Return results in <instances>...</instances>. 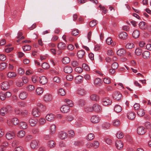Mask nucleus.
<instances>
[{"mask_svg":"<svg viewBox=\"0 0 151 151\" xmlns=\"http://www.w3.org/2000/svg\"><path fill=\"white\" fill-rule=\"evenodd\" d=\"M11 93L9 92H7L6 93L1 92L0 93V99L2 100H4L6 98L11 96Z\"/></svg>","mask_w":151,"mask_h":151,"instance_id":"nucleus-1","label":"nucleus"},{"mask_svg":"<svg viewBox=\"0 0 151 151\" xmlns=\"http://www.w3.org/2000/svg\"><path fill=\"white\" fill-rule=\"evenodd\" d=\"M39 141L36 139H34L32 141L30 142V146L32 149L37 148L39 147Z\"/></svg>","mask_w":151,"mask_h":151,"instance_id":"nucleus-2","label":"nucleus"},{"mask_svg":"<svg viewBox=\"0 0 151 151\" xmlns=\"http://www.w3.org/2000/svg\"><path fill=\"white\" fill-rule=\"evenodd\" d=\"M112 100L108 97H105L102 100V104L104 106L109 105L112 103Z\"/></svg>","mask_w":151,"mask_h":151,"instance_id":"nucleus-3","label":"nucleus"},{"mask_svg":"<svg viewBox=\"0 0 151 151\" xmlns=\"http://www.w3.org/2000/svg\"><path fill=\"white\" fill-rule=\"evenodd\" d=\"M113 98L116 101H119L122 98V94L119 92H115L113 96Z\"/></svg>","mask_w":151,"mask_h":151,"instance_id":"nucleus-4","label":"nucleus"},{"mask_svg":"<svg viewBox=\"0 0 151 151\" xmlns=\"http://www.w3.org/2000/svg\"><path fill=\"white\" fill-rule=\"evenodd\" d=\"M6 137L8 140L12 139L15 137V134L13 131L9 132L6 134Z\"/></svg>","mask_w":151,"mask_h":151,"instance_id":"nucleus-5","label":"nucleus"},{"mask_svg":"<svg viewBox=\"0 0 151 151\" xmlns=\"http://www.w3.org/2000/svg\"><path fill=\"white\" fill-rule=\"evenodd\" d=\"M93 111L97 112H100L102 111L101 106L97 104H94L93 106Z\"/></svg>","mask_w":151,"mask_h":151,"instance_id":"nucleus-6","label":"nucleus"},{"mask_svg":"<svg viewBox=\"0 0 151 151\" xmlns=\"http://www.w3.org/2000/svg\"><path fill=\"white\" fill-rule=\"evenodd\" d=\"M58 136L61 139H64L67 138L68 134L64 132L61 131L59 132Z\"/></svg>","mask_w":151,"mask_h":151,"instance_id":"nucleus-7","label":"nucleus"},{"mask_svg":"<svg viewBox=\"0 0 151 151\" xmlns=\"http://www.w3.org/2000/svg\"><path fill=\"white\" fill-rule=\"evenodd\" d=\"M137 132L139 135H143L145 132V127L142 126H139L137 129Z\"/></svg>","mask_w":151,"mask_h":151,"instance_id":"nucleus-8","label":"nucleus"},{"mask_svg":"<svg viewBox=\"0 0 151 151\" xmlns=\"http://www.w3.org/2000/svg\"><path fill=\"white\" fill-rule=\"evenodd\" d=\"M70 109V108L68 105H64L60 108V110L63 113H66L69 111Z\"/></svg>","mask_w":151,"mask_h":151,"instance_id":"nucleus-9","label":"nucleus"},{"mask_svg":"<svg viewBox=\"0 0 151 151\" xmlns=\"http://www.w3.org/2000/svg\"><path fill=\"white\" fill-rule=\"evenodd\" d=\"M38 120L35 118H31L29 120V123L32 127L35 126Z\"/></svg>","mask_w":151,"mask_h":151,"instance_id":"nucleus-10","label":"nucleus"},{"mask_svg":"<svg viewBox=\"0 0 151 151\" xmlns=\"http://www.w3.org/2000/svg\"><path fill=\"white\" fill-rule=\"evenodd\" d=\"M28 96V93L25 91H22L19 93V97L21 99L24 100L26 99Z\"/></svg>","mask_w":151,"mask_h":151,"instance_id":"nucleus-11","label":"nucleus"},{"mask_svg":"<svg viewBox=\"0 0 151 151\" xmlns=\"http://www.w3.org/2000/svg\"><path fill=\"white\" fill-rule=\"evenodd\" d=\"M1 88L3 90H7L9 88V83L7 81L4 82L1 84Z\"/></svg>","mask_w":151,"mask_h":151,"instance_id":"nucleus-12","label":"nucleus"},{"mask_svg":"<svg viewBox=\"0 0 151 151\" xmlns=\"http://www.w3.org/2000/svg\"><path fill=\"white\" fill-rule=\"evenodd\" d=\"M33 116L35 117H38L40 115V113L39 110L37 108H34L32 112Z\"/></svg>","mask_w":151,"mask_h":151,"instance_id":"nucleus-13","label":"nucleus"},{"mask_svg":"<svg viewBox=\"0 0 151 151\" xmlns=\"http://www.w3.org/2000/svg\"><path fill=\"white\" fill-rule=\"evenodd\" d=\"M83 77L80 75L76 76L75 79V81L76 83H80L83 82Z\"/></svg>","mask_w":151,"mask_h":151,"instance_id":"nucleus-14","label":"nucleus"},{"mask_svg":"<svg viewBox=\"0 0 151 151\" xmlns=\"http://www.w3.org/2000/svg\"><path fill=\"white\" fill-rule=\"evenodd\" d=\"M91 120L92 123H96L99 122L100 119L98 116L94 115L91 117Z\"/></svg>","mask_w":151,"mask_h":151,"instance_id":"nucleus-15","label":"nucleus"},{"mask_svg":"<svg viewBox=\"0 0 151 151\" xmlns=\"http://www.w3.org/2000/svg\"><path fill=\"white\" fill-rule=\"evenodd\" d=\"M52 99V95L49 94H46L44 97V101L46 102H48L51 101Z\"/></svg>","mask_w":151,"mask_h":151,"instance_id":"nucleus-16","label":"nucleus"},{"mask_svg":"<svg viewBox=\"0 0 151 151\" xmlns=\"http://www.w3.org/2000/svg\"><path fill=\"white\" fill-rule=\"evenodd\" d=\"M115 145L117 148L119 150L122 148L123 146V142L120 140L116 141Z\"/></svg>","mask_w":151,"mask_h":151,"instance_id":"nucleus-17","label":"nucleus"},{"mask_svg":"<svg viewBox=\"0 0 151 151\" xmlns=\"http://www.w3.org/2000/svg\"><path fill=\"white\" fill-rule=\"evenodd\" d=\"M150 53L147 51H144L142 54V57L145 59H148L150 58Z\"/></svg>","mask_w":151,"mask_h":151,"instance_id":"nucleus-18","label":"nucleus"},{"mask_svg":"<svg viewBox=\"0 0 151 151\" xmlns=\"http://www.w3.org/2000/svg\"><path fill=\"white\" fill-rule=\"evenodd\" d=\"M119 37L122 40H125L127 38L128 35L125 32H123L120 33L119 35Z\"/></svg>","mask_w":151,"mask_h":151,"instance_id":"nucleus-19","label":"nucleus"},{"mask_svg":"<svg viewBox=\"0 0 151 151\" xmlns=\"http://www.w3.org/2000/svg\"><path fill=\"white\" fill-rule=\"evenodd\" d=\"M64 71L67 73H70L73 71V69L70 66H67L64 68Z\"/></svg>","mask_w":151,"mask_h":151,"instance_id":"nucleus-20","label":"nucleus"},{"mask_svg":"<svg viewBox=\"0 0 151 151\" xmlns=\"http://www.w3.org/2000/svg\"><path fill=\"white\" fill-rule=\"evenodd\" d=\"M40 82L42 84H45L47 83V80L45 76H41L40 77Z\"/></svg>","mask_w":151,"mask_h":151,"instance_id":"nucleus-21","label":"nucleus"},{"mask_svg":"<svg viewBox=\"0 0 151 151\" xmlns=\"http://www.w3.org/2000/svg\"><path fill=\"white\" fill-rule=\"evenodd\" d=\"M46 118L47 121H52L54 120L55 116L53 114H50L47 115Z\"/></svg>","mask_w":151,"mask_h":151,"instance_id":"nucleus-22","label":"nucleus"},{"mask_svg":"<svg viewBox=\"0 0 151 151\" xmlns=\"http://www.w3.org/2000/svg\"><path fill=\"white\" fill-rule=\"evenodd\" d=\"M139 28L142 30H145L147 28L146 23L144 22H141L139 24Z\"/></svg>","mask_w":151,"mask_h":151,"instance_id":"nucleus-23","label":"nucleus"},{"mask_svg":"<svg viewBox=\"0 0 151 151\" xmlns=\"http://www.w3.org/2000/svg\"><path fill=\"white\" fill-rule=\"evenodd\" d=\"M125 50L124 49L121 48L119 50L116 52V53L119 56H122L125 53Z\"/></svg>","mask_w":151,"mask_h":151,"instance_id":"nucleus-24","label":"nucleus"},{"mask_svg":"<svg viewBox=\"0 0 151 151\" xmlns=\"http://www.w3.org/2000/svg\"><path fill=\"white\" fill-rule=\"evenodd\" d=\"M58 47L60 50H64L66 48V45L65 43L60 42L58 45Z\"/></svg>","mask_w":151,"mask_h":151,"instance_id":"nucleus-25","label":"nucleus"},{"mask_svg":"<svg viewBox=\"0 0 151 151\" xmlns=\"http://www.w3.org/2000/svg\"><path fill=\"white\" fill-rule=\"evenodd\" d=\"M85 55V52L84 50H80L77 52V56L80 59L83 58Z\"/></svg>","mask_w":151,"mask_h":151,"instance_id":"nucleus-26","label":"nucleus"},{"mask_svg":"<svg viewBox=\"0 0 151 151\" xmlns=\"http://www.w3.org/2000/svg\"><path fill=\"white\" fill-rule=\"evenodd\" d=\"M56 143L53 140H50L48 141L47 143V146L50 148H52L55 146Z\"/></svg>","mask_w":151,"mask_h":151,"instance_id":"nucleus-27","label":"nucleus"},{"mask_svg":"<svg viewBox=\"0 0 151 151\" xmlns=\"http://www.w3.org/2000/svg\"><path fill=\"white\" fill-rule=\"evenodd\" d=\"M90 99L91 101H97L99 100V97L97 94L91 95L90 97Z\"/></svg>","mask_w":151,"mask_h":151,"instance_id":"nucleus-28","label":"nucleus"},{"mask_svg":"<svg viewBox=\"0 0 151 151\" xmlns=\"http://www.w3.org/2000/svg\"><path fill=\"white\" fill-rule=\"evenodd\" d=\"M127 116L129 119L132 120L135 118V114L132 112H130L127 113Z\"/></svg>","mask_w":151,"mask_h":151,"instance_id":"nucleus-29","label":"nucleus"},{"mask_svg":"<svg viewBox=\"0 0 151 151\" xmlns=\"http://www.w3.org/2000/svg\"><path fill=\"white\" fill-rule=\"evenodd\" d=\"M77 93L81 96H83L86 93V91L84 89L79 88L77 91Z\"/></svg>","mask_w":151,"mask_h":151,"instance_id":"nucleus-30","label":"nucleus"},{"mask_svg":"<svg viewBox=\"0 0 151 151\" xmlns=\"http://www.w3.org/2000/svg\"><path fill=\"white\" fill-rule=\"evenodd\" d=\"M37 106L38 107V109L39 110H41L42 111H44L45 110L46 107L45 106L43 105L41 103H38Z\"/></svg>","mask_w":151,"mask_h":151,"instance_id":"nucleus-31","label":"nucleus"},{"mask_svg":"<svg viewBox=\"0 0 151 151\" xmlns=\"http://www.w3.org/2000/svg\"><path fill=\"white\" fill-rule=\"evenodd\" d=\"M132 36L135 38L138 37L139 36V31L138 30H135L133 33Z\"/></svg>","mask_w":151,"mask_h":151,"instance_id":"nucleus-32","label":"nucleus"},{"mask_svg":"<svg viewBox=\"0 0 151 151\" xmlns=\"http://www.w3.org/2000/svg\"><path fill=\"white\" fill-rule=\"evenodd\" d=\"M102 83V80L100 78H96L94 81V84L96 85L100 86Z\"/></svg>","mask_w":151,"mask_h":151,"instance_id":"nucleus-33","label":"nucleus"},{"mask_svg":"<svg viewBox=\"0 0 151 151\" xmlns=\"http://www.w3.org/2000/svg\"><path fill=\"white\" fill-rule=\"evenodd\" d=\"M25 134V132L24 130H21L17 133V136L20 138L23 137Z\"/></svg>","mask_w":151,"mask_h":151,"instance_id":"nucleus-34","label":"nucleus"},{"mask_svg":"<svg viewBox=\"0 0 151 151\" xmlns=\"http://www.w3.org/2000/svg\"><path fill=\"white\" fill-rule=\"evenodd\" d=\"M122 110V107L119 105H116L114 107V110L116 112H120Z\"/></svg>","mask_w":151,"mask_h":151,"instance_id":"nucleus-35","label":"nucleus"},{"mask_svg":"<svg viewBox=\"0 0 151 151\" xmlns=\"http://www.w3.org/2000/svg\"><path fill=\"white\" fill-rule=\"evenodd\" d=\"M35 88L33 85H30L26 87V90L29 92H32L34 90Z\"/></svg>","mask_w":151,"mask_h":151,"instance_id":"nucleus-36","label":"nucleus"},{"mask_svg":"<svg viewBox=\"0 0 151 151\" xmlns=\"http://www.w3.org/2000/svg\"><path fill=\"white\" fill-rule=\"evenodd\" d=\"M43 89L42 88H38L36 89V93L38 95H41L43 93Z\"/></svg>","mask_w":151,"mask_h":151,"instance_id":"nucleus-37","label":"nucleus"},{"mask_svg":"<svg viewBox=\"0 0 151 151\" xmlns=\"http://www.w3.org/2000/svg\"><path fill=\"white\" fill-rule=\"evenodd\" d=\"M135 46V45L132 42L128 43H127L125 46L126 48L127 49H131L134 47Z\"/></svg>","mask_w":151,"mask_h":151,"instance_id":"nucleus-38","label":"nucleus"},{"mask_svg":"<svg viewBox=\"0 0 151 151\" xmlns=\"http://www.w3.org/2000/svg\"><path fill=\"white\" fill-rule=\"evenodd\" d=\"M7 76L8 77L12 78L15 77L17 76V74L13 72H9L7 74Z\"/></svg>","mask_w":151,"mask_h":151,"instance_id":"nucleus-39","label":"nucleus"},{"mask_svg":"<svg viewBox=\"0 0 151 151\" xmlns=\"http://www.w3.org/2000/svg\"><path fill=\"white\" fill-rule=\"evenodd\" d=\"M70 61V58L68 57H65L62 60L63 63L64 64H67L69 63Z\"/></svg>","mask_w":151,"mask_h":151,"instance_id":"nucleus-40","label":"nucleus"},{"mask_svg":"<svg viewBox=\"0 0 151 151\" xmlns=\"http://www.w3.org/2000/svg\"><path fill=\"white\" fill-rule=\"evenodd\" d=\"M137 113L140 116H143L145 114V111L144 109H140L137 111Z\"/></svg>","mask_w":151,"mask_h":151,"instance_id":"nucleus-41","label":"nucleus"},{"mask_svg":"<svg viewBox=\"0 0 151 151\" xmlns=\"http://www.w3.org/2000/svg\"><path fill=\"white\" fill-rule=\"evenodd\" d=\"M19 120L17 118L14 117L13 118L12 120V123L14 125H16L19 123Z\"/></svg>","mask_w":151,"mask_h":151,"instance_id":"nucleus-42","label":"nucleus"},{"mask_svg":"<svg viewBox=\"0 0 151 151\" xmlns=\"http://www.w3.org/2000/svg\"><path fill=\"white\" fill-rule=\"evenodd\" d=\"M97 24V21L96 20L91 21L89 23V26L91 27H93Z\"/></svg>","mask_w":151,"mask_h":151,"instance_id":"nucleus-43","label":"nucleus"},{"mask_svg":"<svg viewBox=\"0 0 151 151\" xmlns=\"http://www.w3.org/2000/svg\"><path fill=\"white\" fill-rule=\"evenodd\" d=\"M56 130V126L55 125H52L50 126V130L51 134H54Z\"/></svg>","mask_w":151,"mask_h":151,"instance_id":"nucleus-44","label":"nucleus"},{"mask_svg":"<svg viewBox=\"0 0 151 151\" xmlns=\"http://www.w3.org/2000/svg\"><path fill=\"white\" fill-rule=\"evenodd\" d=\"M19 125L20 127L23 129H25L27 127V124L24 122H21L20 123Z\"/></svg>","mask_w":151,"mask_h":151,"instance_id":"nucleus-45","label":"nucleus"},{"mask_svg":"<svg viewBox=\"0 0 151 151\" xmlns=\"http://www.w3.org/2000/svg\"><path fill=\"white\" fill-rule=\"evenodd\" d=\"M65 102L67 104L69 105L70 107H73V103L72 101L68 99H65Z\"/></svg>","mask_w":151,"mask_h":151,"instance_id":"nucleus-46","label":"nucleus"},{"mask_svg":"<svg viewBox=\"0 0 151 151\" xmlns=\"http://www.w3.org/2000/svg\"><path fill=\"white\" fill-rule=\"evenodd\" d=\"M58 93L62 96H64L65 95L66 93L63 89L61 88L59 90Z\"/></svg>","mask_w":151,"mask_h":151,"instance_id":"nucleus-47","label":"nucleus"},{"mask_svg":"<svg viewBox=\"0 0 151 151\" xmlns=\"http://www.w3.org/2000/svg\"><path fill=\"white\" fill-rule=\"evenodd\" d=\"M7 112L6 110L5 107H2L0 110V113L2 116H4L7 114Z\"/></svg>","mask_w":151,"mask_h":151,"instance_id":"nucleus-48","label":"nucleus"},{"mask_svg":"<svg viewBox=\"0 0 151 151\" xmlns=\"http://www.w3.org/2000/svg\"><path fill=\"white\" fill-rule=\"evenodd\" d=\"M69 137H70L73 138L74 137L75 133L72 130H70L68 132Z\"/></svg>","mask_w":151,"mask_h":151,"instance_id":"nucleus-49","label":"nucleus"},{"mask_svg":"<svg viewBox=\"0 0 151 151\" xmlns=\"http://www.w3.org/2000/svg\"><path fill=\"white\" fill-rule=\"evenodd\" d=\"M94 135L92 133H90L88 134L87 136V139L88 140H91L94 138Z\"/></svg>","mask_w":151,"mask_h":151,"instance_id":"nucleus-50","label":"nucleus"},{"mask_svg":"<svg viewBox=\"0 0 151 151\" xmlns=\"http://www.w3.org/2000/svg\"><path fill=\"white\" fill-rule=\"evenodd\" d=\"M142 52V50L139 48H137L135 50V54L137 56L140 55L141 54Z\"/></svg>","mask_w":151,"mask_h":151,"instance_id":"nucleus-51","label":"nucleus"},{"mask_svg":"<svg viewBox=\"0 0 151 151\" xmlns=\"http://www.w3.org/2000/svg\"><path fill=\"white\" fill-rule=\"evenodd\" d=\"M116 136L118 139H121L124 137V134L122 132L119 131L117 132Z\"/></svg>","mask_w":151,"mask_h":151,"instance_id":"nucleus-52","label":"nucleus"},{"mask_svg":"<svg viewBox=\"0 0 151 151\" xmlns=\"http://www.w3.org/2000/svg\"><path fill=\"white\" fill-rule=\"evenodd\" d=\"M99 145V143L97 141H94L93 143H92V147L95 148H97Z\"/></svg>","mask_w":151,"mask_h":151,"instance_id":"nucleus-53","label":"nucleus"},{"mask_svg":"<svg viewBox=\"0 0 151 151\" xmlns=\"http://www.w3.org/2000/svg\"><path fill=\"white\" fill-rule=\"evenodd\" d=\"M31 48V46L29 45H25L22 47L23 49L25 51L30 50Z\"/></svg>","mask_w":151,"mask_h":151,"instance_id":"nucleus-54","label":"nucleus"},{"mask_svg":"<svg viewBox=\"0 0 151 151\" xmlns=\"http://www.w3.org/2000/svg\"><path fill=\"white\" fill-rule=\"evenodd\" d=\"M112 40L111 38L109 37L106 40V42L108 45H113L114 44H112Z\"/></svg>","mask_w":151,"mask_h":151,"instance_id":"nucleus-55","label":"nucleus"},{"mask_svg":"<svg viewBox=\"0 0 151 151\" xmlns=\"http://www.w3.org/2000/svg\"><path fill=\"white\" fill-rule=\"evenodd\" d=\"M32 132L34 134H38L40 132V130L38 128H34L32 129Z\"/></svg>","mask_w":151,"mask_h":151,"instance_id":"nucleus-56","label":"nucleus"},{"mask_svg":"<svg viewBox=\"0 0 151 151\" xmlns=\"http://www.w3.org/2000/svg\"><path fill=\"white\" fill-rule=\"evenodd\" d=\"M6 64L4 62H3L0 64V70H4L6 67Z\"/></svg>","mask_w":151,"mask_h":151,"instance_id":"nucleus-57","label":"nucleus"},{"mask_svg":"<svg viewBox=\"0 0 151 151\" xmlns=\"http://www.w3.org/2000/svg\"><path fill=\"white\" fill-rule=\"evenodd\" d=\"M42 67L44 69H46L50 67L49 65L47 63H43L42 65Z\"/></svg>","mask_w":151,"mask_h":151,"instance_id":"nucleus-58","label":"nucleus"},{"mask_svg":"<svg viewBox=\"0 0 151 151\" xmlns=\"http://www.w3.org/2000/svg\"><path fill=\"white\" fill-rule=\"evenodd\" d=\"M7 113L11 112L12 110V107L10 105H7L5 107Z\"/></svg>","mask_w":151,"mask_h":151,"instance_id":"nucleus-59","label":"nucleus"},{"mask_svg":"<svg viewBox=\"0 0 151 151\" xmlns=\"http://www.w3.org/2000/svg\"><path fill=\"white\" fill-rule=\"evenodd\" d=\"M33 138V137L32 135H29L25 137L24 140L26 142H28Z\"/></svg>","mask_w":151,"mask_h":151,"instance_id":"nucleus-60","label":"nucleus"},{"mask_svg":"<svg viewBox=\"0 0 151 151\" xmlns=\"http://www.w3.org/2000/svg\"><path fill=\"white\" fill-rule=\"evenodd\" d=\"M85 111L87 112H89L93 111V108L91 107H87L84 108Z\"/></svg>","mask_w":151,"mask_h":151,"instance_id":"nucleus-61","label":"nucleus"},{"mask_svg":"<svg viewBox=\"0 0 151 151\" xmlns=\"http://www.w3.org/2000/svg\"><path fill=\"white\" fill-rule=\"evenodd\" d=\"M110 126V124L107 122L104 123L102 125V127L104 129H108Z\"/></svg>","mask_w":151,"mask_h":151,"instance_id":"nucleus-62","label":"nucleus"},{"mask_svg":"<svg viewBox=\"0 0 151 151\" xmlns=\"http://www.w3.org/2000/svg\"><path fill=\"white\" fill-rule=\"evenodd\" d=\"M118 64L116 62L113 63L111 65V68L114 70L117 69L118 67Z\"/></svg>","mask_w":151,"mask_h":151,"instance_id":"nucleus-63","label":"nucleus"},{"mask_svg":"<svg viewBox=\"0 0 151 151\" xmlns=\"http://www.w3.org/2000/svg\"><path fill=\"white\" fill-rule=\"evenodd\" d=\"M113 124L114 126L117 127L120 124L119 120L118 119L114 120L113 122Z\"/></svg>","mask_w":151,"mask_h":151,"instance_id":"nucleus-64","label":"nucleus"}]
</instances>
